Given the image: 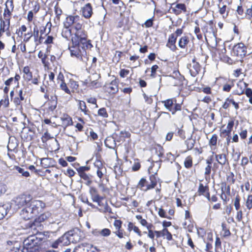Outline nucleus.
Segmentation results:
<instances>
[{"mask_svg":"<svg viewBox=\"0 0 252 252\" xmlns=\"http://www.w3.org/2000/svg\"><path fill=\"white\" fill-rule=\"evenodd\" d=\"M74 18L73 29L75 32L74 33V36L71 38L72 44L80 43L87 48H92L93 46L90 41L87 40V34L84 29L82 21L79 16H74ZM80 45H81V44Z\"/></svg>","mask_w":252,"mask_h":252,"instance_id":"f257e3e1","label":"nucleus"},{"mask_svg":"<svg viewBox=\"0 0 252 252\" xmlns=\"http://www.w3.org/2000/svg\"><path fill=\"white\" fill-rule=\"evenodd\" d=\"M45 207V204L40 200H33L31 204L23 208L20 213L21 217L25 220H30Z\"/></svg>","mask_w":252,"mask_h":252,"instance_id":"f03ea898","label":"nucleus"},{"mask_svg":"<svg viewBox=\"0 0 252 252\" xmlns=\"http://www.w3.org/2000/svg\"><path fill=\"white\" fill-rule=\"evenodd\" d=\"M42 236L40 233L29 236L23 242L24 250L26 252H36L38 245L42 241Z\"/></svg>","mask_w":252,"mask_h":252,"instance_id":"7ed1b4c3","label":"nucleus"},{"mask_svg":"<svg viewBox=\"0 0 252 252\" xmlns=\"http://www.w3.org/2000/svg\"><path fill=\"white\" fill-rule=\"evenodd\" d=\"M79 43L78 44H73V46L69 48L70 55L72 57L76 58L84 62H86L88 60L87 57V52L86 50L89 48H87L83 44Z\"/></svg>","mask_w":252,"mask_h":252,"instance_id":"20e7f679","label":"nucleus"},{"mask_svg":"<svg viewBox=\"0 0 252 252\" xmlns=\"http://www.w3.org/2000/svg\"><path fill=\"white\" fill-rule=\"evenodd\" d=\"M150 182L145 178H142L138 183V187L142 190L146 191L154 189L157 184V177L156 174L150 176Z\"/></svg>","mask_w":252,"mask_h":252,"instance_id":"39448f33","label":"nucleus"},{"mask_svg":"<svg viewBox=\"0 0 252 252\" xmlns=\"http://www.w3.org/2000/svg\"><path fill=\"white\" fill-rule=\"evenodd\" d=\"M74 16H67L63 22V28L62 31V35L66 39H69L72 35L71 26H73Z\"/></svg>","mask_w":252,"mask_h":252,"instance_id":"423d86ee","label":"nucleus"},{"mask_svg":"<svg viewBox=\"0 0 252 252\" xmlns=\"http://www.w3.org/2000/svg\"><path fill=\"white\" fill-rule=\"evenodd\" d=\"M166 109L174 115L177 111L181 110V105L177 103L175 98H170L161 101Z\"/></svg>","mask_w":252,"mask_h":252,"instance_id":"0eeeda50","label":"nucleus"},{"mask_svg":"<svg viewBox=\"0 0 252 252\" xmlns=\"http://www.w3.org/2000/svg\"><path fill=\"white\" fill-rule=\"evenodd\" d=\"M247 53L246 47L243 43H239L234 45L231 52L232 55L243 58Z\"/></svg>","mask_w":252,"mask_h":252,"instance_id":"6e6552de","label":"nucleus"},{"mask_svg":"<svg viewBox=\"0 0 252 252\" xmlns=\"http://www.w3.org/2000/svg\"><path fill=\"white\" fill-rule=\"evenodd\" d=\"M32 197L29 195L23 194L17 197L15 200L16 204L19 207L27 206L31 204L32 201Z\"/></svg>","mask_w":252,"mask_h":252,"instance_id":"1a4fd4ad","label":"nucleus"},{"mask_svg":"<svg viewBox=\"0 0 252 252\" xmlns=\"http://www.w3.org/2000/svg\"><path fill=\"white\" fill-rule=\"evenodd\" d=\"M187 68L189 70L190 73L192 76H195L198 74L200 70V65L194 58L191 63L187 65Z\"/></svg>","mask_w":252,"mask_h":252,"instance_id":"9d476101","label":"nucleus"},{"mask_svg":"<svg viewBox=\"0 0 252 252\" xmlns=\"http://www.w3.org/2000/svg\"><path fill=\"white\" fill-rule=\"evenodd\" d=\"M103 88L106 92L110 94H115L119 91L118 83L116 79L110 83H106Z\"/></svg>","mask_w":252,"mask_h":252,"instance_id":"9b49d317","label":"nucleus"},{"mask_svg":"<svg viewBox=\"0 0 252 252\" xmlns=\"http://www.w3.org/2000/svg\"><path fill=\"white\" fill-rule=\"evenodd\" d=\"M97 75L93 74L89 76L83 82V85L91 88H97L98 82L97 81Z\"/></svg>","mask_w":252,"mask_h":252,"instance_id":"f8f14e48","label":"nucleus"},{"mask_svg":"<svg viewBox=\"0 0 252 252\" xmlns=\"http://www.w3.org/2000/svg\"><path fill=\"white\" fill-rule=\"evenodd\" d=\"M71 243H76L81 240V231L79 229L76 228L67 232Z\"/></svg>","mask_w":252,"mask_h":252,"instance_id":"ddd939ff","label":"nucleus"},{"mask_svg":"<svg viewBox=\"0 0 252 252\" xmlns=\"http://www.w3.org/2000/svg\"><path fill=\"white\" fill-rule=\"evenodd\" d=\"M51 216L52 214L51 213L49 212H45L35 219L33 225L34 226H38L39 223L44 222L46 220L48 221L49 222H51Z\"/></svg>","mask_w":252,"mask_h":252,"instance_id":"4468645a","label":"nucleus"},{"mask_svg":"<svg viewBox=\"0 0 252 252\" xmlns=\"http://www.w3.org/2000/svg\"><path fill=\"white\" fill-rule=\"evenodd\" d=\"M3 17L4 20L0 19V34L8 31L10 26V18H8L6 15Z\"/></svg>","mask_w":252,"mask_h":252,"instance_id":"2eb2a0df","label":"nucleus"},{"mask_svg":"<svg viewBox=\"0 0 252 252\" xmlns=\"http://www.w3.org/2000/svg\"><path fill=\"white\" fill-rule=\"evenodd\" d=\"M81 11L83 17L86 19L90 18L93 13L91 4L89 3L86 4L82 7Z\"/></svg>","mask_w":252,"mask_h":252,"instance_id":"dca6fc26","label":"nucleus"},{"mask_svg":"<svg viewBox=\"0 0 252 252\" xmlns=\"http://www.w3.org/2000/svg\"><path fill=\"white\" fill-rule=\"evenodd\" d=\"M155 233L156 235L157 238H159L162 236L165 238L168 241H170L172 239V234L166 228H164L161 231H155Z\"/></svg>","mask_w":252,"mask_h":252,"instance_id":"f3484780","label":"nucleus"},{"mask_svg":"<svg viewBox=\"0 0 252 252\" xmlns=\"http://www.w3.org/2000/svg\"><path fill=\"white\" fill-rule=\"evenodd\" d=\"M116 137L114 134L113 137H108L105 140V146L109 149H114L116 147Z\"/></svg>","mask_w":252,"mask_h":252,"instance_id":"a211bd4d","label":"nucleus"},{"mask_svg":"<svg viewBox=\"0 0 252 252\" xmlns=\"http://www.w3.org/2000/svg\"><path fill=\"white\" fill-rule=\"evenodd\" d=\"M176 39L177 38H176V36L174 35H170L166 45L167 47L173 51L177 49V47L175 45Z\"/></svg>","mask_w":252,"mask_h":252,"instance_id":"6ab92c4d","label":"nucleus"},{"mask_svg":"<svg viewBox=\"0 0 252 252\" xmlns=\"http://www.w3.org/2000/svg\"><path fill=\"white\" fill-rule=\"evenodd\" d=\"M91 195L92 199L94 202H98L100 199H103V197L99 196L97 193V191L94 187H91L89 190Z\"/></svg>","mask_w":252,"mask_h":252,"instance_id":"aec40b11","label":"nucleus"},{"mask_svg":"<svg viewBox=\"0 0 252 252\" xmlns=\"http://www.w3.org/2000/svg\"><path fill=\"white\" fill-rule=\"evenodd\" d=\"M10 208V205L8 203L0 205V220L2 219L7 215Z\"/></svg>","mask_w":252,"mask_h":252,"instance_id":"412c9836","label":"nucleus"},{"mask_svg":"<svg viewBox=\"0 0 252 252\" xmlns=\"http://www.w3.org/2000/svg\"><path fill=\"white\" fill-rule=\"evenodd\" d=\"M198 192L200 194L204 195L208 200H210V194L208 187L204 186L202 184H200L198 188Z\"/></svg>","mask_w":252,"mask_h":252,"instance_id":"4be33fe9","label":"nucleus"},{"mask_svg":"<svg viewBox=\"0 0 252 252\" xmlns=\"http://www.w3.org/2000/svg\"><path fill=\"white\" fill-rule=\"evenodd\" d=\"M171 10L176 15H179L182 11H185L186 10V8L184 4L179 3L177 4L175 7H172Z\"/></svg>","mask_w":252,"mask_h":252,"instance_id":"5701e85b","label":"nucleus"},{"mask_svg":"<svg viewBox=\"0 0 252 252\" xmlns=\"http://www.w3.org/2000/svg\"><path fill=\"white\" fill-rule=\"evenodd\" d=\"M90 245L88 244H81L76 247L73 252H88Z\"/></svg>","mask_w":252,"mask_h":252,"instance_id":"b1692460","label":"nucleus"},{"mask_svg":"<svg viewBox=\"0 0 252 252\" xmlns=\"http://www.w3.org/2000/svg\"><path fill=\"white\" fill-rule=\"evenodd\" d=\"M234 123L233 120L229 121L226 128L222 129L221 133L224 134L229 137L234 126Z\"/></svg>","mask_w":252,"mask_h":252,"instance_id":"393cba45","label":"nucleus"},{"mask_svg":"<svg viewBox=\"0 0 252 252\" xmlns=\"http://www.w3.org/2000/svg\"><path fill=\"white\" fill-rule=\"evenodd\" d=\"M62 124L65 127H67L72 124L71 118L67 114H63L61 118Z\"/></svg>","mask_w":252,"mask_h":252,"instance_id":"a878e982","label":"nucleus"},{"mask_svg":"<svg viewBox=\"0 0 252 252\" xmlns=\"http://www.w3.org/2000/svg\"><path fill=\"white\" fill-rule=\"evenodd\" d=\"M59 241L61 242V245L62 246H67L71 243L67 232L65 233L62 237L59 238Z\"/></svg>","mask_w":252,"mask_h":252,"instance_id":"bb28decb","label":"nucleus"},{"mask_svg":"<svg viewBox=\"0 0 252 252\" xmlns=\"http://www.w3.org/2000/svg\"><path fill=\"white\" fill-rule=\"evenodd\" d=\"M115 135L116 137L117 141L119 142L125 141L126 138L129 137L130 136V133L126 131H121L120 132V135H122V137H117L118 136V134H115Z\"/></svg>","mask_w":252,"mask_h":252,"instance_id":"cd10ccee","label":"nucleus"},{"mask_svg":"<svg viewBox=\"0 0 252 252\" xmlns=\"http://www.w3.org/2000/svg\"><path fill=\"white\" fill-rule=\"evenodd\" d=\"M189 42V40L187 36H183L180 39L178 45L181 48H185Z\"/></svg>","mask_w":252,"mask_h":252,"instance_id":"c85d7f7f","label":"nucleus"},{"mask_svg":"<svg viewBox=\"0 0 252 252\" xmlns=\"http://www.w3.org/2000/svg\"><path fill=\"white\" fill-rule=\"evenodd\" d=\"M217 161L221 165H224L226 161V156L224 154L216 155Z\"/></svg>","mask_w":252,"mask_h":252,"instance_id":"c756f323","label":"nucleus"},{"mask_svg":"<svg viewBox=\"0 0 252 252\" xmlns=\"http://www.w3.org/2000/svg\"><path fill=\"white\" fill-rule=\"evenodd\" d=\"M128 230L130 231L132 230L136 233L139 236L142 235L141 232L138 227L135 226L132 222H129L128 224Z\"/></svg>","mask_w":252,"mask_h":252,"instance_id":"7c9ffc66","label":"nucleus"},{"mask_svg":"<svg viewBox=\"0 0 252 252\" xmlns=\"http://www.w3.org/2000/svg\"><path fill=\"white\" fill-rule=\"evenodd\" d=\"M196 141L192 138H188L186 140L185 143L187 146V150H190L193 149Z\"/></svg>","mask_w":252,"mask_h":252,"instance_id":"2f4dec72","label":"nucleus"},{"mask_svg":"<svg viewBox=\"0 0 252 252\" xmlns=\"http://www.w3.org/2000/svg\"><path fill=\"white\" fill-rule=\"evenodd\" d=\"M14 8L13 1L12 0H7L5 2V8L4 9L3 16H5L7 14L6 13V10L8 11L9 13V10H13Z\"/></svg>","mask_w":252,"mask_h":252,"instance_id":"473e14b6","label":"nucleus"},{"mask_svg":"<svg viewBox=\"0 0 252 252\" xmlns=\"http://www.w3.org/2000/svg\"><path fill=\"white\" fill-rule=\"evenodd\" d=\"M23 72L26 75V79L30 81L32 79V72H31L30 68L28 66H25L23 69Z\"/></svg>","mask_w":252,"mask_h":252,"instance_id":"72a5a7b5","label":"nucleus"},{"mask_svg":"<svg viewBox=\"0 0 252 252\" xmlns=\"http://www.w3.org/2000/svg\"><path fill=\"white\" fill-rule=\"evenodd\" d=\"M24 100V97L23 96V91L21 90L19 91V97L14 98V102L16 105H19L21 104V101Z\"/></svg>","mask_w":252,"mask_h":252,"instance_id":"f704fd0d","label":"nucleus"},{"mask_svg":"<svg viewBox=\"0 0 252 252\" xmlns=\"http://www.w3.org/2000/svg\"><path fill=\"white\" fill-rule=\"evenodd\" d=\"M14 169L17 170V171L22 174L23 176L28 177L30 176V173L28 171H25L24 169L18 166H14Z\"/></svg>","mask_w":252,"mask_h":252,"instance_id":"c9c22d12","label":"nucleus"},{"mask_svg":"<svg viewBox=\"0 0 252 252\" xmlns=\"http://www.w3.org/2000/svg\"><path fill=\"white\" fill-rule=\"evenodd\" d=\"M183 225L185 228L188 229L189 231H191L193 224L191 221V219L185 220V221L183 223Z\"/></svg>","mask_w":252,"mask_h":252,"instance_id":"e433bc0d","label":"nucleus"},{"mask_svg":"<svg viewBox=\"0 0 252 252\" xmlns=\"http://www.w3.org/2000/svg\"><path fill=\"white\" fill-rule=\"evenodd\" d=\"M247 84L244 82H240L238 84V87H240V90H237V94L239 95L242 94L244 93V90L247 87Z\"/></svg>","mask_w":252,"mask_h":252,"instance_id":"4c0bfd02","label":"nucleus"},{"mask_svg":"<svg viewBox=\"0 0 252 252\" xmlns=\"http://www.w3.org/2000/svg\"><path fill=\"white\" fill-rule=\"evenodd\" d=\"M79 174L82 179L86 181V184L87 185H89L92 183V180H91V178H90L89 176L87 175L86 173L81 172L80 173V174Z\"/></svg>","mask_w":252,"mask_h":252,"instance_id":"58836bf2","label":"nucleus"},{"mask_svg":"<svg viewBox=\"0 0 252 252\" xmlns=\"http://www.w3.org/2000/svg\"><path fill=\"white\" fill-rule=\"evenodd\" d=\"M59 87L61 90L63 91L66 94H71V91L68 89L66 83L64 82H61L60 84H59Z\"/></svg>","mask_w":252,"mask_h":252,"instance_id":"ea45409f","label":"nucleus"},{"mask_svg":"<svg viewBox=\"0 0 252 252\" xmlns=\"http://www.w3.org/2000/svg\"><path fill=\"white\" fill-rule=\"evenodd\" d=\"M79 105L80 110L82 112H83L85 115H88V112H89V110L87 109L85 102L83 101H80Z\"/></svg>","mask_w":252,"mask_h":252,"instance_id":"a19ab883","label":"nucleus"},{"mask_svg":"<svg viewBox=\"0 0 252 252\" xmlns=\"http://www.w3.org/2000/svg\"><path fill=\"white\" fill-rule=\"evenodd\" d=\"M221 189L222 194H224V192H225L227 195H230V187L229 186H226L225 184H222Z\"/></svg>","mask_w":252,"mask_h":252,"instance_id":"79ce46f5","label":"nucleus"},{"mask_svg":"<svg viewBox=\"0 0 252 252\" xmlns=\"http://www.w3.org/2000/svg\"><path fill=\"white\" fill-rule=\"evenodd\" d=\"M185 166L187 168H189L192 166V161L191 157H188L184 161Z\"/></svg>","mask_w":252,"mask_h":252,"instance_id":"37998d69","label":"nucleus"},{"mask_svg":"<svg viewBox=\"0 0 252 252\" xmlns=\"http://www.w3.org/2000/svg\"><path fill=\"white\" fill-rule=\"evenodd\" d=\"M218 140V136L214 134L209 140V145L211 146H216Z\"/></svg>","mask_w":252,"mask_h":252,"instance_id":"c03bdc74","label":"nucleus"},{"mask_svg":"<svg viewBox=\"0 0 252 252\" xmlns=\"http://www.w3.org/2000/svg\"><path fill=\"white\" fill-rule=\"evenodd\" d=\"M100 235L103 237L109 236L111 234V231L108 228H104L100 230Z\"/></svg>","mask_w":252,"mask_h":252,"instance_id":"a18cd8bd","label":"nucleus"},{"mask_svg":"<svg viewBox=\"0 0 252 252\" xmlns=\"http://www.w3.org/2000/svg\"><path fill=\"white\" fill-rule=\"evenodd\" d=\"M247 97H249V101L252 104V90L250 88H246L245 92Z\"/></svg>","mask_w":252,"mask_h":252,"instance_id":"49530a36","label":"nucleus"},{"mask_svg":"<svg viewBox=\"0 0 252 252\" xmlns=\"http://www.w3.org/2000/svg\"><path fill=\"white\" fill-rule=\"evenodd\" d=\"M246 205L247 206V208L250 210L252 208V195H249L248 196L246 202Z\"/></svg>","mask_w":252,"mask_h":252,"instance_id":"de8ad7c7","label":"nucleus"},{"mask_svg":"<svg viewBox=\"0 0 252 252\" xmlns=\"http://www.w3.org/2000/svg\"><path fill=\"white\" fill-rule=\"evenodd\" d=\"M98 115L103 118H107L108 116L106 110L104 108H102L99 109L98 111Z\"/></svg>","mask_w":252,"mask_h":252,"instance_id":"09e8293b","label":"nucleus"},{"mask_svg":"<svg viewBox=\"0 0 252 252\" xmlns=\"http://www.w3.org/2000/svg\"><path fill=\"white\" fill-rule=\"evenodd\" d=\"M240 196H239V195H237L235 197V199L234 200V207L236 210H239V209H240Z\"/></svg>","mask_w":252,"mask_h":252,"instance_id":"8fccbe9b","label":"nucleus"},{"mask_svg":"<svg viewBox=\"0 0 252 252\" xmlns=\"http://www.w3.org/2000/svg\"><path fill=\"white\" fill-rule=\"evenodd\" d=\"M158 214L160 217L167 218L168 219H171V217H168L166 215V212L162 208L159 209Z\"/></svg>","mask_w":252,"mask_h":252,"instance_id":"3c124183","label":"nucleus"},{"mask_svg":"<svg viewBox=\"0 0 252 252\" xmlns=\"http://www.w3.org/2000/svg\"><path fill=\"white\" fill-rule=\"evenodd\" d=\"M69 86L70 88L74 90H77L78 88L77 82L72 79L69 80Z\"/></svg>","mask_w":252,"mask_h":252,"instance_id":"603ef678","label":"nucleus"},{"mask_svg":"<svg viewBox=\"0 0 252 252\" xmlns=\"http://www.w3.org/2000/svg\"><path fill=\"white\" fill-rule=\"evenodd\" d=\"M129 73V70L126 69H121L119 74L121 77L124 78L128 75Z\"/></svg>","mask_w":252,"mask_h":252,"instance_id":"864d4df0","label":"nucleus"},{"mask_svg":"<svg viewBox=\"0 0 252 252\" xmlns=\"http://www.w3.org/2000/svg\"><path fill=\"white\" fill-rule=\"evenodd\" d=\"M10 252H26V251L24 250L23 246L20 247L15 246L10 250Z\"/></svg>","mask_w":252,"mask_h":252,"instance_id":"5fc2aeb1","label":"nucleus"},{"mask_svg":"<svg viewBox=\"0 0 252 252\" xmlns=\"http://www.w3.org/2000/svg\"><path fill=\"white\" fill-rule=\"evenodd\" d=\"M94 166L96 167L97 169H103V165L101 161L96 160L94 163Z\"/></svg>","mask_w":252,"mask_h":252,"instance_id":"6e6d98bb","label":"nucleus"},{"mask_svg":"<svg viewBox=\"0 0 252 252\" xmlns=\"http://www.w3.org/2000/svg\"><path fill=\"white\" fill-rule=\"evenodd\" d=\"M39 34V31L38 28L36 26H35L33 28V33L32 35L34 37V40L36 41L37 39Z\"/></svg>","mask_w":252,"mask_h":252,"instance_id":"4d7b16f0","label":"nucleus"},{"mask_svg":"<svg viewBox=\"0 0 252 252\" xmlns=\"http://www.w3.org/2000/svg\"><path fill=\"white\" fill-rule=\"evenodd\" d=\"M122 222L120 220H115L114 222V225L117 230L121 229Z\"/></svg>","mask_w":252,"mask_h":252,"instance_id":"13d9d810","label":"nucleus"},{"mask_svg":"<svg viewBox=\"0 0 252 252\" xmlns=\"http://www.w3.org/2000/svg\"><path fill=\"white\" fill-rule=\"evenodd\" d=\"M49 110L51 111H53L57 107V102H49Z\"/></svg>","mask_w":252,"mask_h":252,"instance_id":"bf43d9fd","label":"nucleus"},{"mask_svg":"<svg viewBox=\"0 0 252 252\" xmlns=\"http://www.w3.org/2000/svg\"><path fill=\"white\" fill-rule=\"evenodd\" d=\"M230 100V98L228 97L225 99V101L223 103V104L222 106V107L224 109H227L229 107L230 102H229V101Z\"/></svg>","mask_w":252,"mask_h":252,"instance_id":"052dcab7","label":"nucleus"},{"mask_svg":"<svg viewBox=\"0 0 252 252\" xmlns=\"http://www.w3.org/2000/svg\"><path fill=\"white\" fill-rule=\"evenodd\" d=\"M211 168H212V166L211 165H209V164H208L207 166L205 167L204 174L206 176H209V175L211 173Z\"/></svg>","mask_w":252,"mask_h":252,"instance_id":"680f3d73","label":"nucleus"},{"mask_svg":"<svg viewBox=\"0 0 252 252\" xmlns=\"http://www.w3.org/2000/svg\"><path fill=\"white\" fill-rule=\"evenodd\" d=\"M144 25L146 28L151 27L153 25V20L152 19H149L145 22Z\"/></svg>","mask_w":252,"mask_h":252,"instance_id":"e2e57ef3","label":"nucleus"},{"mask_svg":"<svg viewBox=\"0 0 252 252\" xmlns=\"http://www.w3.org/2000/svg\"><path fill=\"white\" fill-rule=\"evenodd\" d=\"M32 34L31 32H28L24 34V41L26 42L29 41L30 39L32 37Z\"/></svg>","mask_w":252,"mask_h":252,"instance_id":"0e129e2a","label":"nucleus"},{"mask_svg":"<svg viewBox=\"0 0 252 252\" xmlns=\"http://www.w3.org/2000/svg\"><path fill=\"white\" fill-rule=\"evenodd\" d=\"M57 80L58 81V83L60 84L62 82H64V76L62 72H60L57 77Z\"/></svg>","mask_w":252,"mask_h":252,"instance_id":"69168bd1","label":"nucleus"},{"mask_svg":"<svg viewBox=\"0 0 252 252\" xmlns=\"http://www.w3.org/2000/svg\"><path fill=\"white\" fill-rule=\"evenodd\" d=\"M218 7L219 8L220 13L221 15L224 14L226 11V6L223 5L222 7H220V4H218Z\"/></svg>","mask_w":252,"mask_h":252,"instance_id":"338daca9","label":"nucleus"},{"mask_svg":"<svg viewBox=\"0 0 252 252\" xmlns=\"http://www.w3.org/2000/svg\"><path fill=\"white\" fill-rule=\"evenodd\" d=\"M232 87V85L226 84L223 86V90L225 92H229Z\"/></svg>","mask_w":252,"mask_h":252,"instance_id":"774afa93","label":"nucleus"}]
</instances>
